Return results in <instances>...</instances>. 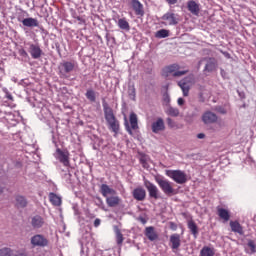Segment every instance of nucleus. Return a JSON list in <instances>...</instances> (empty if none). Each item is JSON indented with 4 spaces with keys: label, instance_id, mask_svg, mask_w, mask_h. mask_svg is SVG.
I'll return each mask as SVG.
<instances>
[{
    "label": "nucleus",
    "instance_id": "f257e3e1",
    "mask_svg": "<svg viewBox=\"0 0 256 256\" xmlns=\"http://www.w3.org/2000/svg\"><path fill=\"white\" fill-rule=\"evenodd\" d=\"M76 69H79V64L75 60H64L58 66L59 75L62 79H67Z\"/></svg>",
    "mask_w": 256,
    "mask_h": 256
},
{
    "label": "nucleus",
    "instance_id": "f03ea898",
    "mask_svg": "<svg viewBox=\"0 0 256 256\" xmlns=\"http://www.w3.org/2000/svg\"><path fill=\"white\" fill-rule=\"evenodd\" d=\"M103 109L109 129H111V131H113V133L117 135V133H119V121L117 120V118H115V114H113V109H111V107H109L107 103L103 104Z\"/></svg>",
    "mask_w": 256,
    "mask_h": 256
},
{
    "label": "nucleus",
    "instance_id": "7ed1b4c3",
    "mask_svg": "<svg viewBox=\"0 0 256 256\" xmlns=\"http://www.w3.org/2000/svg\"><path fill=\"white\" fill-rule=\"evenodd\" d=\"M155 181L165 195H175V188H173V183H171L169 180L161 176H156Z\"/></svg>",
    "mask_w": 256,
    "mask_h": 256
},
{
    "label": "nucleus",
    "instance_id": "20e7f679",
    "mask_svg": "<svg viewBox=\"0 0 256 256\" xmlns=\"http://www.w3.org/2000/svg\"><path fill=\"white\" fill-rule=\"evenodd\" d=\"M166 175L170 179H173L178 185L187 183V174L181 170H166Z\"/></svg>",
    "mask_w": 256,
    "mask_h": 256
},
{
    "label": "nucleus",
    "instance_id": "39448f33",
    "mask_svg": "<svg viewBox=\"0 0 256 256\" xmlns=\"http://www.w3.org/2000/svg\"><path fill=\"white\" fill-rule=\"evenodd\" d=\"M171 73H173V77H183V75H187L189 71L187 70L179 71V66L177 64L166 66L162 71V75L164 77H169Z\"/></svg>",
    "mask_w": 256,
    "mask_h": 256
},
{
    "label": "nucleus",
    "instance_id": "423d86ee",
    "mask_svg": "<svg viewBox=\"0 0 256 256\" xmlns=\"http://www.w3.org/2000/svg\"><path fill=\"white\" fill-rule=\"evenodd\" d=\"M163 25L175 26L179 24V15L173 12H167L162 16Z\"/></svg>",
    "mask_w": 256,
    "mask_h": 256
},
{
    "label": "nucleus",
    "instance_id": "0eeeda50",
    "mask_svg": "<svg viewBox=\"0 0 256 256\" xmlns=\"http://www.w3.org/2000/svg\"><path fill=\"white\" fill-rule=\"evenodd\" d=\"M144 186L152 199H159V188L149 180H144Z\"/></svg>",
    "mask_w": 256,
    "mask_h": 256
},
{
    "label": "nucleus",
    "instance_id": "6e6552de",
    "mask_svg": "<svg viewBox=\"0 0 256 256\" xmlns=\"http://www.w3.org/2000/svg\"><path fill=\"white\" fill-rule=\"evenodd\" d=\"M130 125L129 123H125V127H126V131L129 133V135H133V131L131 129H139V124H138V119H137V114H135L134 112H132L130 114Z\"/></svg>",
    "mask_w": 256,
    "mask_h": 256
},
{
    "label": "nucleus",
    "instance_id": "1a4fd4ad",
    "mask_svg": "<svg viewBox=\"0 0 256 256\" xmlns=\"http://www.w3.org/2000/svg\"><path fill=\"white\" fill-rule=\"evenodd\" d=\"M31 244L34 247H47L49 241L41 234H37L31 238Z\"/></svg>",
    "mask_w": 256,
    "mask_h": 256
},
{
    "label": "nucleus",
    "instance_id": "9d476101",
    "mask_svg": "<svg viewBox=\"0 0 256 256\" xmlns=\"http://www.w3.org/2000/svg\"><path fill=\"white\" fill-rule=\"evenodd\" d=\"M56 159H58V161H60V163H62L64 167H69V152L63 151L58 148L56 150Z\"/></svg>",
    "mask_w": 256,
    "mask_h": 256
},
{
    "label": "nucleus",
    "instance_id": "9b49d317",
    "mask_svg": "<svg viewBox=\"0 0 256 256\" xmlns=\"http://www.w3.org/2000/svg\"><path fill=\"white\" fill-rule=\"evenodd\" d=\"M217 119V114L211 111H206L202 115V121L204 125H212V123H217Z\"/></svg>",
    "mask_w": 256,
    "mask_h": 256
},
{
    "label": "nucleus",
    "instance_id": "f8f14e48",
    "mask_svg": "<svg viewBox=\"0 0 256 256\" xmlns=\"http://www.w3.org/2000/svg\"><path fill=\"white\" fill-rule=\"evenodd\" d=\"M152 133H161L165 130V121L163 118H157L151 125Z\"/></svg>",
    "mask_w": 256,
    "mask_h": 256
},
{
    "label": "nucleus",
    "instance_id": "ddd939ff",
    "mask_svg": "<svg viewBox=\"0 0 256 256\" xmlns=\"http://www.w3.org/2000/svg\"><path fill=\"white\" fill-rule=\"evenodd\" d=\"M28 52L32 59H40L41 55H43V50H41V47L37 44H29Z\"/></svg>",
    "mask_w": 256,
    "mask_h": 256
},
{
    "label": "nucleus",
    "instance_id": "4468645a",
    "mask_svg": "<svg viewBox=\"0 0 256 256\" xmlns=\"http://www.w3.org/2000/svg\"><path fill=\"white\" fill-rule=\"evenodd\" d=\"M131 7L136 15L143 17L145 15V9L139 0H131Z\"/></svg>",
    "mask_w": 256,
    "mask_h": 256
},
{
    "label": "nucleus",
    "instance_id": "2eb2a0df",
    "mask_svg": "<svg viewBox=\"0 0 256 256\" xmlns=\"http://www.w3.org/2000/svg\"><path fill=\"white\" fill-rule=\"evenodd\" d=\"M100 193L105 197V199H107V197H111V195H117V191L107 184H101Z\"/></svg>",
    "mask_w": 256,
    "mask_h": 256
},
{
    "label": "nucleus",
    "instance_id": "dca6fc26",
    "mask_svg": "<svg viewBox=\"0 0 256 256\" xmlns=\"http://www.w3.org/2000/svg\"><path fill=\"white\" fill-rule=\"evenodd\" d=\"M132 195L136 201H145L147 192L143 189V187H138L133 190Z\"/></svg>",
    "mask_w": 256,
    "mask_h": 256
},
{
    "label": "nucleus",
    "instance_id": "f3484780",
    "mask_svg": "<svg viewBox=\"0 0 256 256\" xmlns=\"http://www.w3.org/2000/svg\"><path fill=\"white\" fill-rule=\"evenodd\" d=\"M43 225H45V219L40 215H36L31 218V226L33 229H41Z\"/></svg>",
    "mask_w": 256,
    "mask_h": 256
},
{
    "label": "nucleus",
    "instance_id": "a211bd4d",
    "mask_svg": "<svg viewBox=\"0 0 256 256\" xmlns=\"http://www.w3.org/2000/svg\"><path fill=\"white\" fill-rule=\"evenodd\" d=\"M119 203H121V198L117 196V194L108 196L106 198V204L108 205V207H117Z\"/></svg>",
    "mask_w": 256,
    "mask_h": 256
},
{
    "label": "nucleus",
    "instance_id": "6ab92c4d",
    "mask_svg": "<svg viewBox=\"0 0 256 256\" xmlns=\"http://www.w3.org/2000/svg\"><path fill=\"white\" fill-rule=\"evenodd\" d=\"M145 236L149 241H156L158 239L157 232H155V228L153 226L146 227L145 229Z\"/></svg>",
    "mask_w": 256,
    "mask_h": 256
},
{
    "label": "nucleus",
    "instance_id": "aec40b11",
    "mask_svg": "<svg viewBox=\"0 0 256 256\" xmlns=\"http://www.w3.org/2000/svg\"><path fill=\"white\" fill-rule=\"evenodd\" d=\"M187 8H188V11L192 13V15H199V11H200L199 4L194 0H190L187 2Z\"/></svg>",
    "mask_w": 256,
    "mask_h": 256
},
{
    "label": "nucleus",
    "instance_id": "412c9836",
    "mask_svg": "<svg viewBox=\"0 0 256 256\" xmlns=\"http://www.w3.org/2000/svg\"><path fill=\"white\" fill-rule=\"evenodd\" d=\"M170 243L172 249H178L181 247V236L179 234H172L170 236Z\"/></svg>",
    "mask_w": 256,
    "mask_h": 256
},
{
    "label": "nucleus",
    "instance_id": "4be33fe9",
    "mask_svg": "<svg viewBox=\"0 0 256 256\" xmlns=\"http://www.w3.org/2000/svg\"><path fill=\"white\" fill-rule=\"evenodd\" d=\"M49 201L52 205H54V207H61V203H62L61 196L53 192L49 193Z\"/></svg>",
    "mask_w": 256,
    "mask_h": 256
},
{
    "label": "nucleus",
    "instance_id": "5701e85b",
    "mask_svg": "<svg viewBox=\"0 0 256 256\" xmlns=\"http://www.w3.org/2000/svg\"><path fill=\"white\" fill-rule=\"evenodd\" d=\"M205 61L206 65L204 71H208L209 73H211V71H214L217 65V61H215V58H206Z\"/></svg>",
    "mask_w": 256,
    "mask_h": 256
},
{
    "label": "nucleus",
    "instance_id": "b1692460",
    "mask_svg": "<svg viewBox=\"0 0 256 256\" xmlns=\"http://www.w3.org/2000/svg\"><path fill=\"white\" fill-rule=\"evenodd\" d=\"M178 86L182 90L184 97H189V91L191 89L189 84L185 80H180Z\"/></svg>",
    "mask_w": 256,
    "mask_h": 256
},
{
    "label": "nucleus",
    "instance_id": "393cba45",
    "mask_svg": "<svg viewBox=\"0 0 256 256\" xmlns=\"http://www.w3.org/2000/svg\"><path fill=\"white\" fill-rule=\"evenodd\" d=\"M24 27H39V21L35 18H25L22 20Z\"/></svg>",
    "mask_w": 256,
    "mask_h": 256
},
{
    "label": "nucleus",
    "instance_id": "a878e982",
    "mask_svg": "<svg viewBox=\"0 0 256 256\" xmlns=\"http://www.w3.org/2000/svg\"><path fill=\"white\" fill-rule=\"evenodd\" d=\"M15 201L18 209H24V207H27V199L25 196L18 195L15 197Z\"/></svg>",
    "mask_w": 256,
    "mask_h": 256
},
{
    "label": "nucleus",
    "instance_id": "bb28decb",
    "mask_svg": "<svg viewBox=\"0 0 256 256\" xmlns=\"http://www.w3.org/2000/svg\"><path fill=\"white\" fill-rule=\"evenodd\" d=\"M188 229L192 233L194 239H197V235H199V228L197 227V224L193 220L188 221Z\"/></svg>",
    "mask_w": 256,
    "mask_h": 256
},
{
    "label": "nucleus",
    "instance_id": "cd10ccee",
    "mask_svg": "<svg viewBox=\"0 0 256 256\" xmlns=\"http://www.w3.org/2000/svg\"><path fill=\"white\" fill-rule=\"evenodd\" d=\"M218 216L220 217V219H223V221H229V219H231V215L229 214V210L225 209V208H218Z\"/></svg>",
    "mask_w": 256,
    "mask_h": 256
},
{
    "label": "nucleus",
    "instance_id": "c85d7f7f",
    "mask_svg": "<svg viewBox=\"0 0 256 256\" xmlns=\"http://www.w3.org/2000/svg\"><path fill=\"white\" fill-rule=\"evenodd\" d=\"M230 227L234 233H239V235H243V227L237 221H231Z\"/></svg>",
    "mask_w": 256,
    "mask_h": 256
},
{
    "label": "nucleus",
    "instance_id": "c756f323",
    "mask_svg": "<svg viewBox=\"0 0 256 256\" xmlns=\"http://www.w3.org/2000/svg\"><path fill=\"white\" fill-rule=\"evenodd\" d=\"M165 113L170 117H179V109L172 106H167V108L165 109Z\"/></svg>",
    "mask_w": 256,
    "mask_h": 256
},
{
    "label": "nucleus",
    "instance_id": "7c9ffc66",
    "mask_svg": "<svg viewBox=\"0 0 256 256\" xmlns=\"http://www.w3.org/2000/svg\"><path fill=\"white\" fill-rule=\"evenodd\" d=\"M118 27L122 29L123 31H129L131 29V26L129 25V22L125 18H120L118 20Z\"/></svg>",
    "mask_w": 256,
    "mask_h": 256
},
{
    "label": "nucleus",
    "instance_id": "2f4dec72",
    "mask_svg": "<svg viewBox=\"0 0 256 256\" xmlns=\"http://www.w3.org/2000/svg\"><path fill=\"white\" fill-rule=\"evenodd\" d=\"M128 96L131 101H135L137 97V92L135 90V85H129L128 86Z\"/></svg>",
    "mask_w": 256,
    "mask_h": 256
},
{
    "label": "nucleus",
    "instance_id": "473e14b6",
    "mask_svg": "<svg viewBox=\"0 0 256 256\" xmlns=\"http://www.w3.org/2000/svg\"><path fill=\"white\" fill-rule=\"evenodd\" d=\"M200 255L201 256H215V251L213 250V248H209V247L205 246L202 248Z\"/></svg>",
    "mask_w": 256,
    "mask_h": 256
},
{
    "label": "nucleus",
    "instance_id": "72a5a7b5",
    "mask_svg": "<svg viewBox=\"0 0 256 256\" xmlns=\"http://www.w3.org/2000/svg\"><path fill=\"white\" fill-rule=\"evenodd\" d=\"M115 234H116L117 245H119V246L123 245L124 238H123V234L121 233V230H119V228L115 229Z\"/></svg>",
    "mask_w": 256,
    "mask_h": 256
},
{
    "label": "nucleus",
    "instance_id": "f704fd0d",
    "mask_svg": "<svg viewBox=\"0 0 256 256\" xmlns=\"http://www.w3.org/2000/svg\"><path fill=\"white\" fill-rule=\"evenodd\" d=\"M85 95L88 101H91V103H95L97 97L95 96L94 90H91V89L87 90Z\"/></svg>",
    "mask_w": 256,
    "mask_h": 256
},
{
    "label": "nucleus",
    "instance_id": "c9c22d12",
    "mask_svg": "<svg viewBox=\"0 0 256 256\" xmlns=\"http://www.w3.org/2000/svg\"><path fill=\"white\" fill-rule=\"evenodd\" d=\"M168 35H169V30L161 29L156 32L155 37H157V39H165Z\"/></svg>",
    "mask_w": 256,
    "mask_h": 256
},
{
    "label": "nucleus",
    "instance_id": "e433bc0d",
    "mask_svg": "<svg viewBox=\"0 0 256 256\" xmlns=\"http://www.w3.org/2000/svg\"><path fill=\"white\" fill-rule=\"evenodd\" d=\"M247 247L249 248L248 253H250V254L256 253L255 241L249 240L247 243Z\"/></svg>",
    "mask_w": 256,
    "mask_h": 256
},
{
    "label": "nucleus",
    "instance_id": "4c0bfd02",
    "mask_svg": "<svg viewBox=\"0 0 256 256\" xmlns=\"http://www.w3.org/2000/svg\"><path fill=\"white\" fill-rule=\"evenodd\" d=\"M24 17H29V14L27 13V11L20 9L17 16L18 21L20 23H23V21L25 20L23 19Z\"/></svg>",
    "mask_w": 256,
    "mask_h": 256
},
{
    "label": "nucleus",
    "instance_id": "58836bf2",
    "mask_svg": "<svg viewBox=\"0 0 256 256\" xmlns=\"http://www.w3.org/2000/svg\"><path fill=\"white\" fill-rule=\"evenodd\" d=\"M13 252H14V250H11L10 248H3L0 251L1 256H12Z\"/></svg>",
    "mask_w": 256,
    "mask_h": 256
},
{
    "label": "nucleus",
    "instance_id": "ea45409f",
    "mask_svg": "<svg viewBox=\"0 0 256 256\" xmlns=\"http://www.w3.org/2000/svg\"><path fill=\"white\" fill-rule=\"evenodd\" d=\"M140 163L144 169H149V164H147V158L146 157H141L140 158Z\"/></svg>",
    "mask_w": 256,
    "mask_h": 256
},
{
    "label": "nucleus",
    "instance_id": "a19ab883",
    "mask_svg": "<svg viewBox=\"0 0 256 256\" xmlns=\"http://www.w3.org/2000/svg\"><path fill=\"white\" fill-rule=\"evenodd\" d=\"M201 112V110L199 109V107H194L193 112L190 114V117H199V113Z\"/></svg>",
    "mask_w": 256,
    "mask_h": 256
},
{
    "label": "nucleus",
    "instance_id": "79ce46f5",
    "mask_svg": "<svg viewBox=\"0 0 256 256\" xmlns=\"http://www.w3.org/2000/svg\"><path fill=\"white\" fill-rule=\"evenodd\" d=\"M11 256H27V253H25L24 251H21V250H14V252H12Z\"/></svg>",
    "mask_w": 256,
    "mask_h": 256
},
{
    "label": "nucleus",
    "instance_id": "37998d69",
    "mask_svg": "<svg viewBox=\"0 0 256 256\" xmlns=\"http://www.w3.org/2000/svg\"><path fill=\"white\" fill-rule=\"evenodd\" d=\"M18 53L20 57H23L24 59H27V57H29V54L27 53V51H25V49H19Z\"/></svg>",
    "mask_w": 256,
    "mask_h": 256
},
{
    "label": "nucleus",
    "instance_id": "c03bdc74",
    "mask_svg": "<svg viewBox=\"0 0 256 256\" xmlns=\"http://www.w3.org/2000/svg\"><path fill=\"white\" fill-rule=\"evenodd\" d=\"M163 101L167 107L170 106L169 103H171V97H169V94H164Z\"/></svg>",
    "mask_w": 256,
    "mask_h": 256
},
{
    "label": "nucleus",
    "instance_id": "a18cd8bd",
    "mask_svg": "<svg viewBox=\"0 0 256 256\" xmlns=\"http://www.w3.org/2000/svg\"><path fill=\"white\" fill-rule=\"evenodd\" d=\"M4 93H5V98L8 99V101H14L13 95H11V93H9L7 89L4 90Z\"/></svg>",
    "mask_w": 256,
    "mask_h": 256
},
{
    "label": "nucleus",
    "instance_id": "49530a36",
    "mask_svg": "<svg viewBox=\"0 0 256 256\" xmlns=\"http://www.w3.org/2000/svg\"><path fill=\"white\" fill-rule=\"evenodd\" d=\"M166 121H167L168 127H171V128L175 127V122H173V119L167 118Z\"/></svg>",
    "mask_w": 256,
    "mask_h": 256
},
{
    "label": "nucleus",
    "instance_id": "de8ad7c7",
    "mask_svg": "<svg viewBox=\"0 0 256 256\" xmlns=\"http://www.w3.org/2000/svg\"><path fill=\"white\" fill-rule=\"evenodd\" d=\"M177 104L179 105V107H183V105H185V99H183V98H178Z\"/></svg>",
    "mask_w": 256,
    "mask_h": 256
},
{
    "label": "nucleus",
    "instance_id": "09e8293b",
    "mask_svg": "<svg viewBox=\"0 0 256 256\" xmlns=\"http://www.w3.org/2000/svg\"><path fill=\"white\" fill-rule=\"evenodd\" d=\"M138 221H140V223H142V225H145L147 223V219H145V217H143V216L138 217Z\"/></svg>",
    "mask_w": 256,
    "mask_h": 256
},
{
    "label": "nucleus",
    "instance_id": "8fccbe9b",
    "mask_svg": "<svg viewBox=\"0 0 256 256\" xmlns=\"http://www.w3.org/2000/svg\"><path fill=\"white\" fill-rule=\"evenodd\" d=\"M99 225H101V219L96 218L94 221V227H99Z\"/></svg>",
    "mask_w": 256,
    "mask_h": 256
},
{
    "label": "nucleus",
    "instance_id": "3c124183",
    "mask_svg": "<svg viewBox=\"0 0 256 256\" xmlns=\"http://www.w3.org/2000/svg\"><path fill=\"white\" fill-rule=\"evenodd\" d=\"M166 3H168V5H176L177 0H166Z\"/></svg>",
    "mask_w": 256,
    "mask_h": 256
},
{
    "label": "nucleus",
    "instance_id": "603ef678",
    "mask_svg": "<svg viewBox=\"0 0 256 256\" xmlns=\"http://www.w3.org/2000/svg\"><path fill=\"white\" fill-rule=\"evenodd\" d=\"M7 191V188L5 186H0V195H3Z\"/></svg>",
    "mask_w": 256,
    "mask_h": 256
},
{
    "label": "nucleus",
    "instance_id": "864d4df0",
    "mask_svg": "<svg viewBox=\"0 0 256 256\" xmlns=\"http://www.w3.org/2000/svg\"><path fill=\"white\" fill-rule=\"evenodd\" d=\"M198 139H205V134L204 133H199L197 135Z\"/></svg>",
    "mask_w": 256,
    "mask_h": 256
},
{
    "label": "nucleus",
    "instance_id": "5fc2aeb1",
    "mask_svg": "<svg viewBox=\"0 0 256 256\" xmlns=\"http://www.w3.org/2000/svg\"><path fill=\"white\" fill-rule=\"evenodd\" d=\"M219 111H220V113H222V115H225V113H227V111H225V109H221Z\"/></svg>",
    "mask_w": 256,
    "mask_h": 256
},
{
    "label": "nucleus",
    "instance_id": "6e6d98bb",
    "mask_svg": "<svg viewBox=\"0 0 256 256\" xmlns=\"http://www.w3.org/2000/svg\"><path fill=\"white\" fill-rule=\"evenodd\" d=\"M223 54L225 55V57L229 58V54L227 52H224Z\"/></svg>",
    "mask_w": 256,
    "mask_h": 256
}]
</instances>
